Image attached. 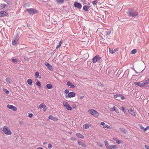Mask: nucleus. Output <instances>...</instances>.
<instances>
[{"instance_id": "obj_28", "label": "nucleus", "mask_w": 149, "mask_h": 149, "mask_svg": "<svg viewBox=\"0 0 149 149\" xmlns=\"http://www.w3.org/2000/svg\"><path fill=\"white\" fill-rule=\"evenodd\" d=\"M27 82L28 84L30 86H31L32 85V81L31 79H29L27 80Z\"/></svg>"}, {"instance_id": "obj_63", "label": "nucleus", "mask_w": 149, "mask_h": 149, "mask_svg": "<svg viewBox=\"0 0 149 149\" xmlns=\"http://www.w3.org/2000/svg\"><path fill=\"white\" fill-rule=\"evenodd\" d=\"M72 132H68V133L70 134H71L72 133Z\"/></svg>"}, {"instance_id": "obj_60", "label": "nucleus", "mask_w": 149, "mask_h": 149, "mask_svg": "<svg viewBox=\"0 0 149 149\" xmlns=\"http://www.w3.org/2000/svg\"><path fill=\"white\" fill-rule=\"evenodd\" d=\"M37 149H43V148L41 147H39Z\"/></svg>"}, {"instance_id": "obj_47", "label": "nucleus", "mask_w": 149, "mask_h": 149, "mask_svg": "<svg viewBox=\"0 0 149 149\" xmlns=\"http://www.w3.org/2000/svg\"><path fill=\"white\" fill-rule=\"evenodd\" d=\"M64 93L66 94L69 93V91L67 89H66L64 91Z\"/></svg>"}, {"instance_id": "obj_13", "label": "nucleus", "mask_w": 149, "mask_h": 149, "mask_svg": "<svg viewBox=\"0 0 149 149\" xmlns=\"http://www.w3.org/2000/svg\"><path fill=\"white\" fill-rule=\"evenodd\" d=\"M67 84L68 86H70L71 88H73L75 87V86L74 85V84L69 81L67 82Z\"/></svg>"}, {"instance_id": "obj_8", "label": "nucleus", "mask_w": 149, "mask_h": 149, "mask_svg": "<svg viewBox=\"0 0 149 149\" xmlns=\"http://www.w3.org/2000/svg\"><path fill=\"white\" fill-rule=\"evenodd\" d=\"M111 31H106L105 32H103V34L104 36V37L107 38L108 36H109L111 34Z\"/></svg>"}, {"instance_id": "obj_41", "label": "nucleus", "mask_w": 149, "mask_h": 149, "mask_svg": "<svg viewBox=\"0 0 149 149\" xmlns=\"http://www.w3.org/2000/svg\"><path fill=\"white\" fill-rule=\"evenodd\" d=\"M88 8L89 6H85L83 8V9H88Z\"/></svg>"}, {"instance_id": "obj_9", "label": "nucleus", "mask_w": 149, "mask_h": 149, "mask_svg": "<svg viewBox=\"0 0 149 149\" xmlns=\"http://www.w3.org/2000/svg\"><path fill=\"white\" fill-rule=\"evenodd\" d=\"M25 12H27L31 15H32L33 14L37 13V10H26Z\"/></svg>"}, {"instance_id": "obj_2", "label": "nucleus", "mask_w": 149, "mask_h": 149, "mask_svg": "<svg viewBox=\"0 0 149 149\" xmlns=\"http://www.w3.org/2000/svg\"><path fill=\"white\" fill-rule=\"evenodd\" d=\"M128 15L130 17H135L137 16L138 13L136 11H133L132 10H130L127 12Z\"/></svg>"}, {"instance_id": "obj_5", "label": "nucleus", "mask_w": 149, "mask_h": 149, "mask_svg": "<svg viewBox=\"0 0 149 149\" xmlns=\"http://www.w3.org/2000/svg\"><path fill=\"white\" fill-rule=\"evenodd\" d=\"M18 37H19V35L18 34H16L14 37L13 39V40L12 44L14 45H15L18 40Z\"/></svg>"}, {"instance_id": "obj_16", "label": "nucleus", "mask_w": 149, "mask_h": 149, "mask_svg": "<svg viewBox=\"0 0 149 149\" xmlns=\"http://www.w3.org/2000/svg\"><path fill=\"white\" fill-rule=\"evenodd\" d=\"M74 6L75 7H77L78 8H81V5L79 3L75 2Z\"/></svg>"}, {"instance_id": "obj_35", "label": "nucleus", "mask_w": 149, "mask_h": 149, "mask_svg": "<svg viewBox=\"0 0 149 149\" xmlns=\"http://www.w3.org/2000/svg\"><path fill=\"white\" fill-rule=\"evenodd\" d=\"M3 91H4L7 94H8L9 93V91L7 90V89L5 88L3 89Z\"/></svg>"}, {"instance_id": "obj_32", "label": "nucleus", "mask_w": 149, "mask_h": 149, "mask_svg": "<svg viewBox=\"0 0 149 149\" xmlns=\"http://www.w3.org/2000/svg\"><path fill=\"white\" fill-rule=\"evenodd\" d=\"M56 1L58 3L60 4L63 3L64 1V0H56Z\"/></svg>"}, {"instance_id": "obj_58", "label": "nucleus", "mask_w": 149, "mask_h": 149, "mask_svg": "<svg viewBox=\"0 0 149 149\" xmlns=\"http://www.w3.org/2000/svg\"><path fill=\"white\" fill-rule=\"evenodd\" d=\"M117 51V49H114V50H113V51H114V53L115 52H116Z\"/></svg>"}, {"instance_id": "obj_61", "label": "nucleus", "mask_w": 149, "mask_h": 149, "mask_svg": "<svg viewBox=\"0 0 149 149\" xmlns=\"http://www.w3.org/2000/svg\"><path fill=\"white\" fill-rule=\"evenodd\" d=\"M129 72V70H128V71H127V70L125 72V73H126V72Z\"/></svg>"}, {"instance_id": "obj_1", "label": "nucleus", "mask_w": 149, "mask_h": 149, "mask_svg": "<svg viewBox=\"0 0 149 149\" xmlns=\"http://www.w3.org/2000/svg\"><path fill=\"white\" fill-rule=\"evenodd\" d=\"M2 130L5 134L8 135H10L12 134L10 129L6 126L3 127Z\"/></svg>"}, {"instance_id": "obj_40", "label": "nucleus", "mask_w": 149, "mask_h": 149, "mask_svg": "<svg viewBox=\"0 0 149 149\" xmlns=\"http://www.w3.org/2000/svg\"><path fill=\"white\" fill-rule=\"evenodd\" d=\"M121 109H122V111H123V112L125 113L126 112V111L125 108L123 107H121Z\"/></svg>"}, {"instance_id": "obj_45", "label": "nucleus", "mask_w": 149, "mask_h": 149, "mask_svg": "<svg viewBox=\"0 0 149 149\" xmlns=\"http://www.w3.org/2000/svg\"><path fill=\"white\" fill-rule=\"evenodd\" d=\"M12 61L13 63H15L17 62V60L16 59L13 58L12 59Z\"/></svg>"}, {"instance_id": "obj_59", "label": "nucleus", "mask_w": 149, "mask_h": 149, "mask_svg": "<svg viewBox=\"0 0 149 149\" xmlns=\"http://www.w3.org/2000/svg\"><path fill=\"white\" fill-rule=\"evenodd\" d=\"M149 130V126H147L146 127V130Z\"/></svg>"}, {"instance_id": "obj_53", "label": "nucleus", "mask_w": 149, "mask_h": 149, "mask_svg": "<svg viewBox=\"0 0 149 149\" xmlns=\"http://www.w3.org/2000/svg\"><path fill=\"white\" fill-rule=\"evenodd\" d=\"M120 96L121 97V98L122 100H124L125 99V97H124L122 96V95H120Z\"/></svg>"}, {"instance_id": "obj_43", "label": "nucleus", "mask_w": 149, "mask_h": 149, "mask_svg": "<svg viewBox=\"0 0 149 149\" xmlns=\"http://www.w3.org/2000/svg\"><path fill=\"white\" fill-rule=\"evenodd\" d=\"M39 76V73L38 72H36L35 73V76L36 78L38 77Z\"/></svg>"}, {"instance_id": "obj_15", "label": "nucleus", "mask_w": 149, "mask_h": 149, "mask_svg": "<svg viewBox=\"0 0 149 149\" xmlns=\"http://www.w3.org/2000/svg\"><path fill=\"white\" fill-rule=\"evenodd\" d=\"M45 65L49 70H53L52 67L51 65L49 63L46 62L45 63Z\"/></svg>"}, {"instance_id": "obj_62", "label": "nucleus", "mask_w": 149, "mask_h": 149, "mask_svg": "<svg viewBox=\"0 0 149 149\" xmlns=\"http://www.w3.org/2000/svg\"><path fill=\"white\" fill-rule=\"evenodd\" d=\"M134 71H135V72H136V73H137V74L138 73V72H136L135 70H134Z\"/></svg>"}, {"instance_id": "obj_26", "label": "nucleus", "mask_w": 149, "mask_h": 149, "mask_svg": "<svg viewBox=\"0 0 149 149\" xmlns=\"http://www.w3.org/2000/svg\"><path fill=\"white\" fill-rule=\"evenodd\" d=\"M83 127L84 129H87L89 127V125L88 124H86L84 125L83 126Z\"/></svg>"}, {"instance_id": "obj_21", "label": "nucleus", "mask_w": 149, "mask_h": 149, "mask_svg": "<svg viewBox=\"0 0 149 149\" xmlns=\"http://www.w3.org/2000/svg\"><path fill=\"white\" fill-rule=\"evenodd\" d=\"M113 139L118 144H120L122 142V141L121 140H119L117 138L115 137L113 138Z\"/></svg>"}, {"instance_id": "obj_27", "label": "nucleus", "mask_w": 149, "mask_h": 149, "mask_svg": "<svg viewBox=\"0 0 149 149\" xmlns=\"http://www.w3.org/2000/svg\"><path fill=\"white\" fill-rule=\"evenodd\" d=\"M52 86L51 84H48L46 86L45 88L48 89L51 88Z\"/></svg>"}, {"instance_id": "obj_30", "label": "nucleus", "mask_w": 149, "mask_h": 149, "mask_svg": "<svg viewBox=\"0 0 149 149\" xmlns=\"http://www.w3.org/2000/svg\"><path fill=\"white\" fill-rule=\"evenodd\" d=\"M45 105L44 103H42L40 104L39 107V108L40 109H41L42 108H43Z\"/></svg>"}, {"instance_id": "obj_29", "label": "nucleus", "mask_w": 149, "mask_h": 149, "mask_svg": "<svg viewBox=\"0 0 149 149\" xmlns=\"http://www.w3.org/2000/svg\"><path fill=\"white\" fill-rule=\"evenodd\" d=\"M139 126L141 130H143L145 132L146 131V127L144 128L141 125H139Z\"/></svg>"}, {"instance_id": "obj_38", "label": "nucleus", "mask_w": 149, "mask_h": 149, "mask_svg": "<svg viewBox=\"0 0 149 149\" xmlns=\"http://www.w3.org/2000/svg\"><path fill=\"white\" fill-rule=\"evenodd\" d=\"M36 84L39 87H41V83L39 81H38L37 82H36Z\"/></svg>"}, {"instance_id": "obj_25", "label": "nucleus", "mask_w": 149, "mask_h": 149, "mask_svg": "<svg viewBox=\"0 0 149 149\" xmlns=\"http://www.w3.org/2000/svg\"><path fill=\"white\" fill-rule=\"evenodd\" d=\"M119 130L121 132H123L124 134H126L127 132L126 130L123 128H120Z\"/></svg>"}, {"instance_id": "obj_52", "label": "nucleus", "mask_w": 149, "mask_h": 149, "mask_svg": "<svg viewBox=\"0 0 149 149\" xmlns=\"http://www.w3.org/2000/svg\"><path fill=\"white\" fill-rule=\"evenodd\" d=\"M70 139L72 140H73V141H75V140H76V139H75L74 138H73V137H71L70 138Z\"/></svg>"}, {"instance_id": "obj_20", "label": "nucleus", "mask_w": 149, "mask_h": 149, "mask_svg": "<svg viewBox=\"0 0 149 149\" xmlns=\"http://www.w3.org/2000/svg\"><path fill=\"white\" fill-rule=\"evenodd\" d=\"M118 148V146L115 145H110L109 149H116Z\"/></svg>"}, {"instance_id": "obj_3", "label": "nucleus", "mask_w": 149, "mask_h": 149, "mask_svg": "<svg viewBox=\"0 0 149 149\" xmlns=\"http://www.w3.org/2000/svg\"><path fill=\"white\" fill-rule=\"evenodd\" d=\"M88 112L91 114L95 117H97L99 116V114L98 112H97L96 111L93 109L89 110Z\"/></svg>"}, {"instance_id": "obj_18", "label": "nucleus", "mask_w": 149, "mask_h": 149, "mask_svg": "<svg viewBox=\"0 0 149 149\" xmlns=\"http://www.w3.org/2000/svg\"><path fill=\"white\" fill-rule=\"evenodd\" d=\"M129 112L131 113L132 116H136L135 113L133 110H132L131 109H128Z\"/></svg>"}, {"instance_id": "obj_31", "label": "nucleus", "mask_w": 149, "mask_h": 149, "mask_svg": "<svg viewBox=\"0 0 149 149\" xmlns=\"http://www.w3.org/2000/svg\"><path fill=\"white\" fill-rule=\"evenodd\" d=\"M6 81L7 82L10 84H12V82L9 78H7L6 79Z\"/></svg>"}, {"instance_id": "obj_39", "label": "nucleus", "mask_w": 149, "mask_h": 149, "mask_svg": "<svg viewBox=\"0 0 149 149\" xmlns=\"http://www.w3.org/2000/svg\"><path fill=\"white\" fill-rule=\"evenodd\" d=\"M12 108H13L11 109L13 111H16L17 110V108L13 106Z\"/></svg>"}, {"instance_id": "obj_24", "label": "nucleus", "mask_w": 149, "mask_h": 149, "mask_svg": "<svg viewBox=\"0 0 149 149\" xmlns=\"http://www.w3.org/2000/svg\"><path fill=\"white\" fill-rule=\"evenodd\" d=\"M104 144L105 145V146H106V147L107 148L109 149V147L110 145H109V143L107 140H105L104 141Z\"/></svg>"}, {"instance_id": "obj_48", "label": "nucleus", "mask_w": 149, "mask_h": 149, "mask_svg": "<svg viewBox=\"0 0 149 149\" xmlns=\"http://www.w3.org/2000/svg\"><path fill=\"white\" fill-rule=\"evenodd\" d=\"M48 148H52V145L51 144L49 143V144H48Z\"/></svg>"}, {"instance_id": "obj_44", "label": "nucleus", "mask_w": 149, "mask_h": 149, "mask_svg": "<svg viewBox=\"0 0 149 149\" xmlns=\"http://www.w3.org/2000/svg\"><path fill=\"white\" fill-rule=\"evenodd\" d=\"M120 94H117L116 95H115L114 96V97L115 98H116L118 97H119V96H120Z\"/></svg>"}, {"instance_id": "obj_50", "label": "nucleus", "mask_w": 149, "mask_h": 149, "mask_svg": "<svg viewBox=\"0 0 149 149\" xmlns=\"http://www.w3.org/2000/svg\"><path fill=\"white\" fill-rule=\"evenodd\" d=\"M72 107L74 109H76L77 108V106L75 104H73L72 105Z\"/></svg>"}, {"instance_id": "obj_42", "label": "nucleus", "mask_w": 149, "mask_h": 149, "mask_svg": "<svg viewBox=\"0 0 149 149\" xmlns=\"http://www.w3.org/2000/svg\"><path fill=\"white\" fill-rule=\"evenodd\" d=\"M28 116L30 118H32L33 116V114L32 113H29Z\"/></svg>"}, {"instance_id": "obj_22", "label": "nucleus", "mask_w": 149, "mask_h": 149, "mask_svg": "<svg viewBox=\"0 0 149 149\" xmlns=\"http://www.w3.org/2000/svg\"><path fill=\"white\" fill-rule=\"evenodd\" d=\"M143 86H144L146 85L149 84V78L147 80H146L145 81L143 82Z\"/></svg>"}, {"instance_id": "obj_19", "label": "nucleus", "mask_w": 149, "mask_h": 149, "mask_svg": "<svg viewBox=\"0 0 149 149\" xmlns=\"http://www.w3.org/2000/svg\"><path fill=\"white\" fill-rule=\"evenodd\" d=\"M110 111H114L116 113H119L118 110L115 107H113V108H110Z\"/></svg>"}, {"instance_id": "obj_54", "label": "nucleus", "mask_w": 149, "mask_h": 149, "mask_svg": "<svg viewBox=\"0 0 149 149\" xmlns=\"http://www.w3.org/2000/svg\"><path fill=\"white\" fill-rule=\"evenodd\" d=\"M145 147L147 149H148L149 148V146L147 145H145Z\"/></svg>"}, {"instance_id": "obj_10", "label": "nucleus", "mask_w": 149, "mask_h": 149, "mask_svg": "<svg viewBox=\"0 0 149 149\" xmlns=\"http://www.w3.org/2000/svg\"><path fill=\"white\" fill-rule=\"evenodd\" d=\"M134 84L135 85L141 87H143V81H141V82H134Z\"/></svg>"}, {"instance_id": "obj_56", "label": "nucleus", "mask_w": 149, "mask_h": 149, "mask_svg": "<svg viewBox=\"0 0 149 149\" xmlns=\"http://www.w3.org/2000/svg\"><path fill=\"white\" fill-rule=\"evenodd\" d=\"M97 144L99 145V146H100V148H102V144L99 145V143H98Z\"/></svg>"}, {"instance_id": "obj_12", "label": "nucleus", "mask_w": 149, "mask_h": 149, "mask_svg": "<svg viewBox=\"0 0 149 149\" xmlns=\"http://www.w3.org/2000/svg\"><path fill=\"white\" fill-rule=\"evenodd\" d=\"M7 13L4 10L0 12V17H3L7 16Z\"/></svg>"}, {"instance_id": "obj_36", "label": "nucleus", "mask_w": 149, "mask_h": 149, "mask_svg": "<svg viewBox=\"0 0 149 149\" xmlns=\"http://www.w3.org/2000/svg\"><path fill=\"white\" fill-rule=\"evenodd\" d=\"M5 6V4H2L0 5V8L1 9L3 8Z\"/></svg>"}, {"instance_id": "obj_64", "label": "nucleus", "mask_w": 149, "mask_h": 149, "mask_svg": "<svg viewBox=\"0 0 149 149\" xmlns=\"http://www.w3.org/2000/svg\"><path fill=\"white\" fill-rule=\"evenodd\" d=\"M20 124H21V125H22V122H20Z\"/></svg>"}, {"instance_id": "obj_49", "label": "nucleus", "mask_w": 149, "mask_h": 149, "mask_svg": "<svg viewBox=\"0 0 149 149\" xmlns=\"http://www.w3.org/2000/svg\"><path fill=\"white\" fill-rule=\"evenodd\" d=\"M24 59L25 61H29V58H28L27 57H24Z\"/></svg>"}, {"instance_id": "obj_11", "label": "nucleus", "mask_w": 149, "mask_h": 149, "mask_svg": "<svg viewBox=\"0 0 149 149\" xmlns=\"http://www.w3.org/2000/svg\"><path fill=\"white\" fill-rule=\"evenodd\" d=\"M100 125L103 126V127L104 128H107V129H110V127L107 125L105 124L103 122H102L100 123Z\"/></svg>"}, {"instance_id": "obj_4", "label": "nucleus", "mask_w": 149, "mask_h": 149, "mask_svg": "<svg viewBox=\"0 0 149 149\" xmlns=\"http://www.w3.org/2000/svg\"><path fill=\"white\" fill-rule=\"evenodd\" d=\"M63 105L66 109L69 111H71L72 110V108L70 106V104L66 102H63Z\"/></svg>"}, {"instance_id": "obj_46", "label": "nucleus", "mask_w": 149, "mask_h": 149, "mask_svg": "<svg viewBox=\"0 0 149 149\" xmlns=\"http://www.w3.org/2000/svg\"><path fill=\"white\" fill-rule=\"evenodd\" d=\"M109 52L110 53H111V54L114 53V51H113V50H111L110 48L109 49Z\"/></svg>"}, {"instance_id": "obj_17", "label": "nucleus", "mask_w": 149, "mask_h": 149, "mask_svg": "<svg viewBox=\"0 0 149 149\" xmlns=\"http://www.w3.org/2000/svg\"><path fill=\"white\" fill-rule=\"evenodd\" d=\"M49 118L51 120H53L54 121H56L58 120L57 118L54 117L52 115H50L49 117Z\"/></svg>"}, {"instance_id": "obj_57", "label": "nucleus", "mask_w": 149, "mask_h": 149, "mask_svg": "<svg viewBox=\"0 0 149 149\" xmlns=\"http://www.w3.org/2000/svg\"><path fill=\"white\" fill-rule=\"evenodd\" d=\"M96 3V1H94L93 2V4H95Z\"/></svg>"}, {"instance_id": "obj_37", "label": "nucleus", "mask_w": 149, "mask_h": 149, "mask_svg": "<svg viewBox=\"0 0 149 149\" xmlns=\"http://www.w3.org/2000/svg\"><path fill=\"white\" fill-rule=\"evenodd\" d=\"M13 106L10 104H8L7 105V107L9 109H12L13 108Z\"/></svg>"}, {"instance_id": "obj_51", "label": "nucleus", "mask_w": 149, "mask_h": 149, "mask_svg": "<svg viewBox=\"0 0 149 149\" xmlns=\"http://www.w3.org/2000/svg\"><path fill=\"white\" fill-rule=\"evenodd\" d=\"M43 109L44 111H45L47 110V107L46 105L43 108Z\"/></svg>"}, {"instance_id": "obj_33", "label": "nucleus", "mask_w": 149, "mask_h": 149, "mask_svg": "<svg viewBox=\"0 0 149 149\" xmlns=\"http://www.w3.org/2000/svg\"><path fill=\"white\" fill-rule=\"evenodd\" d=\"M62 41L61 40L60 41V42L59 43V45L56 47V49H58V48H59L61 47V46L62 44Z\"/></svg>"}, {"instance_id": "obj_7", "label": "nucleus", "mask_w": 149, "mask_h": 149, "mask_svg": "<svg viewBox=\"0 0 149 149\" xmlns=\"http://www.w3.org/2000/svg\"><path fill=\"white\" fill-rule=\"evenodd\" d=\"M75 93L74 92H71L69 93L68 95H66L65 97L66 99H67L69 98L74 97L75 96Z\"/></svg>"}, {"instance_id": "obj_14", "label": "nucleus", "mask_w": 149, "mask_h": 149, "mask_svg": "<svg viewBox=\"0 0 149 149\" xmlns=\"http://www.w3.org/2000/svg\"><path fill=\"white\" fill-rule=\"evenodd\" d=\"M78 144L79 146H81L84 148L86 147V145L81 141H78Z\"/></svg>"}, {"instance_id": "obj_23", "label": "nucleus", "mask_w": 149, "mask_h": 149, "mask_svg": "<svg viewBox=\"0 0 149 149\" xmlns=\"http://www.w3.org/2000/svg\"><path fill=\"white\" fill-rule=\"evenodd\" d=\"M77 136L80 138L84 139V136L80 133H77L76 134Z\"/></svg>"}, {"instance_id": "obj_6", "label": "nucleus", "mask_w": 149, "mask_h": 149, "mask_svg": "<svg viewBox=\"0 0 149 149\" xmlns=\"http://www.w3.org/2000/svg\"><path fill=\"white\" fill-rule=\"evenodd\" d=\"M101 59V58L99 55H96L92 59V63H95Z\"/></svg>"}, {"instance_id": "obj_55", "label": "nucleus", "mask_w": 149, "mask_h": 149, "mask_svg": "<svg viewBox=\"0 0 149 149\" xmlns=\"http://www.w3.org/2000/svg\"><path fill=\"white\" fill-rule=\"evenodd\" d=\"M84 96H83V95H82V96H81L80 97V98L81 99H82L83 98H84Z\"/></svg>"}, {"instance_id": "obj_34", "label": "nucleus", "mask_w": 149, "mask_h": 149, "mask_svg": "<svg viewBox=\"0 0 149 149\" xmlns=\"http://www.w3.org/2000/svg\"><path fill=\"white\" fill-rule=\"evenodd\" d=\"M137 52V50L136 49H134L132 50L131 52V53L132 54H134L136 53Z\"/></svg>"}]
</instances>
